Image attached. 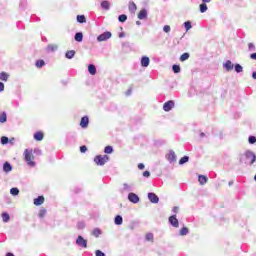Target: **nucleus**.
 <instances>
[{
  "label": "nucleus",
  "mask_w": 256,
  "mask_h": 256,
  "mask_svg": "<svg viewBox=\"0 0 256 256\" xmlns=\"http://www.w3.org/2000/svg\"><path fill=\"white\" fill-rule=\"evenodd\" d=\"M24 159L29 167H35V156L33 155V150L25 149Z\"/></svg>",
  "instance_id": "nucleus-1"
},
{
  "label": "nucleus",
  "mask_w": 256,
  "mask_h": 256,
  "mask_svg": "<svg viewBox=\"0 0 256 256\" xmlns=\"http://www.w3.org/2000/svg\"><path fill=\"white\" fill-rule=\"evenodd\" d=\"M107 161H109V157L107 155H97L94 158V163H96V165H100V166L105 165V163H107Z\"/></svg>",
  "instance_id": "nucleus-2"
},
{
  "label": "nucleus",
  "mask_w": 256,
  "mask_h": 256,
  "mask_svg": "<svg viewBox=\"0 0 256 256\" xmlns=\"http://www.w3.org/2000/svg\"><path fill=\"white\" fill-rule=\"evenodd\" d=\"M245 158L250 161V165H253L256 161V155L251 150H247L244 154Z\"/></svg>",
  "instance_id": "nucleus-3"
},
{
  "label": "nucleus",
  "mask_w": 256,
  "mask_h": 256,
  "mask_svg": "<svg viewBox=\"0 0 256 256\" xmlns=\"http://www.w3.org/2000/svg\"><path fill=\"white\" fill-rule=\"evenodd\" d=\"M173 107H175V102L173 100H169L164 103L163 110L169 112L171 109H173Z\"/></svg>",
  "instance_id": "nucleus-4"
},
{
  "label": "nucleus",
  "mask_w": 256,
  "mask_h": 256,
  "mask_svg": "<svg viewBox=\"0 0 256 256\" xmlns=\"http://www.w3.org/2000/svg\"><path fill=\"white\" fill-rule=\"evenodd\" d=\"M76 245L87 249V240H85L83 236H78V238L76 239Z\"/></svg>",
  "instance_id": "nucleus-5"
},
{
  "label": "nucleus",
  "mask_w": 256,
  "mask_h": 256,
  "mask_svg": "<svg viewBox=\"0 0 256 256\" xmlns=\"http://www.w3.org/2000/svg\"><path fill=\"white\" fill-rule=\"evenodd\" d=\"M107 39H111V32H104L97 37V41L100 42L107 41Z\"/></svg>",
  "instance_id": "nucleus-6"
},
{
  "label": "nucleus",
  "mask_w": 256,
  "mask_h": 256,
  "mask_svg": "<svg viewBox=\"0 0 256 256\" xmlns=\"http://www.w3.org/2000/svg\"><path fill=\"white\" fill-rule=\"evenodd\" d=\"M80 127H82V129H87V127H89V117L84 116L81 118Z\"/></svg>",
  "instance_id": "nucleus-7"
},
{
  "label": "nucleus",
  "mask_w": 256,
  "mask_h": 256,
  "mask_svg": "<svg viewBox=\"0 0 256 256\" xmlns=\"http://www.w3.org/2000/svg\"><path fill=\"white\" fill-rule=\"evenodd\" d=\"M128 199L131 201V203H139V196H137L135 193H129Z\"/></svg>",
  "instance_id": "nucleus-8"
},
{
  "label": "nucleus",
  "mask_w": 256,
  "mask_h": 256,
  "mask_svg": "<svg viewBox=\"0 0 256 256\" xmlns=\"http://www.w3.org/2000/svg\"><path fill=\"white\" fill-rule=\"evenodd\" d=\"M148 199L151 203H159V197L155 193H148Z\"/></svg>",
  "instance_id": "nucleus-9"
},
{
  "label": "nucleus",
  "mask_w": 256,
  "mask_h": 256,
  "mask_svg": "<svg viewBox=\"0 0 256 256\" xmlns=\"http://www.w3.org/2000/svg\"><path fill=\"white\" fill-rule=\"evenodd\" d=\"M169 223H171L173 227H179V220H177V216L175 215L169 217Z\"/></svg>",
  "instance_id": "nucleus-10"
},
{
  "label": "nucleus",
  "mask_w": 256,
  "mask_h": 256,
  "mask_svg": "<svg viewBox=\"0 0 256 256\" xmlns=\"http://www.w3.org/2000/svg\"><path fill=\"white\" fill-rule=\"evenodd\" d=\"M43 203H45V197L43 196H38L34 199V205H36V207H39V205H43Z\"/></svg>",
  "instance_id": "nucleus-11"
},
{
  "label": "nucleus",
  "mask_w": 256,
  "mask_h": 256,
  "mask_svg": "<svg viewBox=\"0 0 256 256\" xmlns=\"http://www.w3.org/2000/svg\"><path fill=\"white\" fill-rule=\"evenodd\" d=\"M167 159L168 161H170V163H174V161H177V155L175 154L174 151H170L169 154L167 155Z\"/></svg>",
  "instance_id": "nucleus-12"
},
{
  "label": "nucleus",
  "mask_w": 256,
  "mask_h": 256,
  "mask_svg": "<svg viewBox=\"0 0 256 256\" xmlns=\"http://www.w3.org/2000/svg\"><path fill=\"white\" fill-rule=\"evenodd\" d=\"M44 137H45V134H43V132L41 131H38L34 134L35 141H43Z\"/></svg>",
  "instance_id": "nucleus-13"
},
{
  "label": "nucleus",
  "mask_w": 256,
  "mask_h": 256,
  "mask_svg": "<svg viewBox=\"0 0 256 256\" xmlns=\"http://www.w3.org/2000/svg\"><path fill=\"white\" fill-rule=\"evenodd\" d=\"M149 63H150L149 57L143 56L141 59L142 67H149Z\"/></svg>",
  "instance_id": "nucleus-14"
},
{
  "label": "nucleus",
  "mask_w": 256,
  "mask_h": 256,
  "mask_svg": "<svg viewBox=\"0 0 256 256\" xmlns=\"http://www.w3.org/2000/svg\"><path fill=\"white\" fill-rule=\"evenodd\" d=\"M138 19L140 20L147 19V10L145 9L140 10V12L138 13Z\"/></svg>",
  "instance_id": "nucleus-15"
},
{
  "label": "nucleus",
  "mask_w": 256,
  "mask_h": 256,
  "mask_svg": "<svg viewBox=\"0 0 256 256\" xmlns=\"http://www.w3.org/2000/svg\"><path fill=\"white\" fill-rule=\"evenodd\" d=\"M2 220H3L4 223H9V221L11 220V216H9V213L3 212L2 213Z\"/></svg>",
  "instance_id": "nucleus-16"
},
{
  "label": "nucleus",
  "mask_w": 256,
  "mask_h": 256,
  "mask_svg": "<svg viewBox=\"0 0 256 256\" xmlns=\"http://www.w3.org/2000/svg\"><path fill=\"white\" fill-rule=\"evenodd\" d=\"M101 7L102 9H105V11H109L111 7V3H109V1H102Z\"/></svg>",
  "instance_id": "nucleus-17"
},
{
  "label": "nucleus",
  "mask_w": 256,
  "mask_h": 256,
  "mask_svg": "<svg viewBox=\"0 0 256 256\" xmlns=\"http://www.w3.org/2000/svg\"><path fill=\"white\" fill-rule=\"evenodd\" d=\"M88 71H89L90 75H95L97 73V68L95 67V65L90 64L88 66Z\"/></svg>",
  "instance_id": "nucleus-18"
},
{
  "label": "nucleus",
  "mask_w": 256,
  "mask_h": 256,
  "mask_svg": "<svg viewBox=\"0 0 256 256\" xmlns=\"http://www.w3.org/2000/svg\"><path fill=\"white\" fill-rule=\"evenodd\" d=\"M13 167H11V164L9 162H5L3 165V170L5 173H9V171H12Z\"/></svg>",
  "instance_id": "nucleus-19"
},
{
  "label": "nucleus",
  "mask_w": 256,
  "mask_h": 256,
  "mask_svg": "<svg viewBox=\"0 0 256 256\" xmlns=\"http://www.w3.org/2000/svg\"><path fill=\"white\" fill-rule=\"evenodd\" d=\"M129 11L130 13H135V11H137V4H135V2L129 3Z\"/></svg>",
  "instance_id": "nucleus-20"
},
{
  "label": "nucleus",
  "mask_w": 256,
  "mask_h": 256,
  "mask_svg": "<svg viewBox=\"0 0 256 256\" xmlns=\"http://www.w3.org/2000/svg\"><path fill=\"white\" fill-rule=\"evenodd\" d=\"M74 39L78 43H81V41H83V33H81V32L76 33Z\"/></svg>",
  "instance_id": "nucleus-21"
},
{
  "label": "nucleus",
  "mask_w": 256,
  "mask_h": 256,
  "mask_svg": "<svg viewBox=\"0 0 256 256\" xmlns=\"http://www.w3.org/2000/svg\"><path fill=\"white\" fill-rule=\"evenodd\" d=\"M198 181H199L200 185H205V183H207V176H205V175H200V176L198 177Z\"/></svg>",
  "instance_id": "nucleus-22"
},
{
  "label": "nucleus",
  "mask_w": 256,
  "mask_h": 256,
  "mask_svg": "<svg viewBox=\"0 0 256 256\" xmlns=\"http://www.w3.org/2000/svg\"><path fill=\"white\" fill-rule=\"evenodd\" d=\"M224 67L227 71H231L233 69V63H231V60L226 61Z\"/></svg>",
  "instance_id": "nucleus-23"
},
{
  "label": "nucleus",
  "mask_w": 256,
  "mask_h": 256,
  "mask_svg": "<svg viewBox=\"0 0 256 256\" xmlns=\"http://www.w3.org/2000/svg\"><path fill=\"white\" fill-rule=\"evenodd\" d=\"M9 80V74L5 72L0 73V81H8Z\"/></svg>",
  "instance_id": "nucleus-24"
},
{
  "label": "nucleus",
  "mask_w": 256,
  "mask_h": 256,
  "mask_svg": "<svg viewBox=\"0 0 256 256\" xmlns=\"http://www.w3.org/2000/svg\"><path fill=\"white\" fill-rule=\"evenodd\" d=\"M75 57V50H70L66 52L67 59H73Z\"/></svg>",
  "instance_id": "nucleus-25"
},
{
  "label": "nucleus",
  "mask_w": 256,
  "mask_h": 256,
  "mask_svg": "<svg viewBox=\"0 0 256 256\" xmlns=\"http://www.w3.org/2000/svg\"><path fill=\"white\" fill-rule=\"evenodd\" d=\"M44 65H45V61L41 59L37 60L35 63V66L37 67V69H41Z\"/></svg>",
  "instance_id": "nucleus-26"
},
{
  "label": "nucleus",
  "mask_w": 256,
  "mask_h": 256,
  "mask_svg": "<svg viewBox=\"0 0 256 256\" xmlns=\"http://www.w3.org/2000/svg\"><path fill=\"white\" fill-rule=\"evenodd\" d=\"M115 225H123V217L120 215L115 217Z\"/></svg>",
  "instance_id": "nucleus-27"
},
{
  "label": "nucleus",
  "mask_w": 256,
  "mask_h": 256,
  "mask_svg": "<svg viewBox=\"0 0 256 256\" xmlns=\"http://www.w3.org/2000/svg\"><path fill=\"white\" fill-rule=\"evenodd\" d=\"M77 21L78 23H87V19L85 18V15H78Z\"/></svg>",
  "instance_id": "nucleus-28"
},
{
  "label": "nucleus",
  "mask_w": 256,
  "mask_h": 256,
  "mask_svg": "<svg viewBox=\"0 0 256 256\" xmlns=\"http://www.w3.org/2000/svg\"><path fill=\"white\" fill-rule=\"evenodd\" d=\"M45 215H47V210L45 208H42L39 213H38V217L40 219H43V217H45Z\"/></svg>",
  "instance_id": "nucleus-29"
},
{
  "label": "nucleus",
  "mask_w": 256,
  "mask_h": 256,
  "mask_svg": "<svg viewBox=\"0 0 256 256\" xmlns=\"http://www.w3.org/2000/svg\"><path fill=\"white\" fill-rule=\"evenodd\" d=\"M7 122V114L3 112L0 114V123H6Z\"/></svg>",
  "instance_id": "nucleus-30"
},
{
  "label": "nucleus",
  "mask_w": 256,
  "mask_h": 256,
  "mask_svg": "<svg viewBox=\"0 0 256 256\" xmlns=\"http://www.w3.org/2000/svg\"><path fill=\"white\" fill-rule=\"evenodd\" d=\"M57 49H58V46L56 45V44H50V45H48V47H47V50L48 51H57Z\"/></svg>",
  "instance_id": "nucleus-31"
},
{
  "label": "nucleus",
  "mask_w": 256,
  "mask_h": 256,
  "mask_svg": "<svg viewBox=\"0 0 256 256\" xmlns=\"http://www.w3.org/2000/svg\"><path fill=\"white\" fill-rule=\"evenodd\" d=\"M172 71L174 73H181V67L179 65H173L172 66Z\"/></svg>",
  "instance_id": "nucleus-32"
},
{
  "label": "nucleus",
  "mask_w": 256,
  "mask_h": 256,
  "mask_svg": "<svg viewBox=\"0 0 256 256\" xmlns=\"http://www.w3.org/2000/svg\"><path fill=\"white\" fill-rule=\"evenodd\" d=\"M92 235L94 237H99V235H101V230L99 228H95L93 231H92Z\"/></svg>",
  "instance_id": "nucleus-33"
},
{
  "label": "nucleus",
  "mask_w": 256,
  "mask_h": 256,
  "mask_svg": "<svg viewBox=\"0 0 256 256\" xmlns=\"http://www.w3.org/2000/svg\"><path fill=\"white\" fill-rule=\"evenodd\" d=\"M206 11H207V4L203 2L202 4H200V12L205 13Z\"/></svg>",
  "instance_id": "nucleus-34"
},
{
  "label": "nucleus",
  "mask_w": 256,
  "mask_h": 256,
  "mask_svg": "<svg viewBox=\"0 0 256 256\" xmlns=\"http://www.w3.org/2000/svg\"><path fill=\"white\" fill-rule=\"evenodd\" d=\"M118 20L120 21V23H125L127 21V15L122 14L118 17Z\"/></svg>",
  "instance_id": "nucleus-35"
},
{
  "label": "nucleus",
  "mask_w": 256,
  "mask_h": 256,
  "mask_svg": "<svg viewBox=\"0 0 256 256\" xmlns=\"http://www.w3.org/2000/svg\"><path fill=\"white\" fill-rule=\"evenodd\" d=\"M189 161V157L188 156H184L179 160V164L180 165H184V163H187Z\"/></svg>",
  "instance_id": "nucleus-36"
},
{
  "label": "nucleus",
  "mask_w": 256,
  "mask_h": 256,
  "mask_svg": "<svg viewBox=\"0 0 256 256\" xmlns=\"http://www.w3.org/2000/svg\"><path fill=\"white\" fill-rule=\"evenodd\" d=\"M104 153L111 154L113 153V147L112 146H106L104 149Z\"/></svg>",
  "instance_id": "nucleus-37"
},
{
  "label": "nucleus",
  "mask_w": 256,
  "mask_h": 256,
  "mask_svg": "<svg viewBox=\"0 0 256 256\" xmlns=\"http://www.w3.org/2000/svg\"><path fill=\"white\" fill-rule=\"evenodd\" d=\"M187 59H189V53H183L180 56V61H187Z\"/></svg>",
  "instance_id": "nucleus-38"
},
{
  "label": "nucleus",
  "mask_w": 256,
  "mask_h": 256,
  "mask_svg": "<svg viewBox=\"0 0 256 256\" xmlns=\"http://www.w3.org/2000/svg\"><path fill=\"white\" fill-rule=\"evenodd\" d=\"M235 71H236V73H241L243 71V66L240 64H236Z\"/></svg>",
  "instance_id": "nucleus-39"
},
{
  "label": "nucleus",
  "mask_w": 256,
  "mask_h": 256,
  "mask_svg": "<svg viewBox=\"0 0 256 256\" xmlns=\"http://www.w3.org/2000/svg\"><path fill=\"white\" fill-rule=\"evenodd\" d=\"M1 143L2 145H7V143H9V138L7 136H2Z\"/></svg>",
  "instance_id": "nucleus-40"
},
{
  "label": "nucleus",
  "mask_w": 256,
  "mask_h": 256,
  "mask_svg": "<svg viewBox=\"0 0 256 256\" xmlns=\"http://www.w3.org/2000/svg\"><path fill=\"white\" fill-rule=\"evenodd\" d=\"M187 233H189V229L187 227H183L181 230H180V235H187Z\"/></svg>",
  "instance_id": "nucleus-41"
},
{
  "label": "nucleus",
  "mask_w": 256,
  "mask_h": 256,
  "mask_svg": "<svg viewBox=\"0 0 256 256\" xmlns=\"http://www.w3.org/2000/svg\"><path fill=\"white\" fill-rule=\"evenodd\" d=\"M248 141H249L250 145H253V144L256 143V137L255 136H250L248 138Z\"/></svg>",
  "instance_id": "nucleus-42"
},
{
  "label": "nucleus",
  "mask_w": 256,
  "mask_h": 256,
  "mask_svg": "<svg viewBox=\"0 0 256 256\" xmlns=\"http://www.w3.org/2000/svg\"><path fill=\"white\" fill-rule=\"evenodd\" d=\"M11 195H19V189L18 188H12L10 190Z\"/></svg>",
  "instance_id": "nucleus-43"
},
{
  "label": "nucleus",
  "mask_w": 256,
  "mask_h": 256,
  "mask_svg": "<svg viewBox=\"0 0 256 256\" xmlns=\"http://www.w3.org/2000/svg\"><path fill=\"white\" fill-rule=\"evenodd\" d=\"M184 26H185L186 31H189V29H191V27H192L191 22H189V21L185 22Z\"/></svg>",
  "instance_id": "nucleus-44"
},
{
  "label": "nucleus",
  "mask_w": 256,
  "mask_h": 256,
  "mask_svg": "<svg viewBox=\"0 0 256 256\" xmlns=\"http://www.w3.org/2000/svg\"><path fill=\"white\" fill-rule=\"evenodd\" d=\"M146 241H153V233L146 234Z\"/></svg>",
  "instance_id": "nucleus-45"
},
{
  "label": "nucleus",
  "mask_w": 256,
  "mask_h": 256,
  "mask_svg": "<svg viewBox=\"0 0 256 256\" xmlns=\"http://www.w3.org/2000/svg\"><path fill=\"white\" fill-rule=\"evenodd\" d=\"M163 31H164L165 33H169V32L171 31V26L165 25V26L163 27Z\"/></svg>",
  "instance_id": "nucleus-46"
},
{
  "label": "nucleus",
  "mask_w": 256,
  "mask_h": 256,
  "mask_svg": "<svg viewBox=\"0 0 256 256\" xmlns=\"http://www.w3.org/2000/svg\"><path fill=\"white\" fill-rule=\"evenodd\" d=\"M248 50H249V51H255V44L249 43V44H248Z\"/></svg>",
  "instance_id": "nucleus-47"
},
{
  "label": "nucleus",
  "mask_w": 256,
  "mask_h": 256,
  "mask_svg": "<svg viewBox=\"0 0 256 256\" xmlns=\"http://www.w3.org/2000/svg\"><path fill=\"white\" fill-rule=\"evenodd\" d=\"M80 152L81 153H87V146H81L80 147Z\"/></svg>",
  "instance_id": "nucleus-48"
},
{
  "label": "nucleus",
  "mask_w": 256,
  "mask_h": 256,
  "mask_svg": "<svg viewBox=\"0 0 256 256\" xmlns=\"http://www.w3.org/2000/svg\"><path fill=\"white\" fill-rule=\"evenodd\" d=\"M96 256H105V253H103L101 250H96Z\"/></svg>",
  "instance_id": "nucleus-49"
},
{
  "label": "nucleus",
  "mask_w": 256,
  "mask_h": 256,
  "mask_svg": "<svg viewBox=\"0 0 256 256\" xmlns=\"http://www.w3.org/2000/svg\"><path fill=\"white\" fill-rule=\"evenodd\" d=\"M2 91H5V84H3V82H0V93Z\"/></svg>",
  "instance_id": "nucleus-50"
},
{
  "label": "nucleus",
  "mask_w": 256,
  "mask_h": 256,
  "mask_svg": "<svg viewBox=\"0 0 256 256\" xmlns=\"http://www.w3.org/2000/svg\"><path fill=\"white\" fill-rule=\"evenodd\" d=\"M143 177H151V173L149 171H144Z\"/></svg>",
  "instance_id": "nucleus-51"
},
{
  "label": "nucleus",
  "mask_w": 256,
  "mask_h": 256,
  "mask_svg": "<svg viewBox=\"0 0 256 256\" xmlns=\"http://www.w3.org/2000/svg\"><path fill=\"white\" fill-rule=\"evenodd\" d=\"M138 169L140 170L145 169V165L143 163L138 164Z\"/></svg>",
  "instance_id": "nucleus-52"
},
{
  "label": "nucleus",
  "mask_w": 256,
  "mask_h": 256,
  "mask_svg": "<svg viewBox=\"0 0 256 256\" xmlns=\"http://www.w3.org/2000/svg\"><path fill=\"white\" fill-rule=\"evenodd\" d=\"M250 59H253L254 61H256V53H252L250 55Z\"/></svg>",
  "instance_id": "nucleus-53"
},
{
  "label": "nucleus",
  "mask_w": 256,
  "mask_h": 256,
  "mask_svg": "<svg viewBox=\"0 0 256 256\" xmlns=\"http://www.w3.org/2000/svg\"><path fill=\"white\" fill-rule=\"evenodd\" d=\"M173 211H174V213H177V211H179V207L175 206V207L173 208Z\"/></svg>",
  "instance_id": "nucleus-54"
},
{
  "label": "nucleus",
  "mask_w": 256,
  "mask_h": 256,
  "mask_svg": "<svg viewBox=\"0 0 256 256\" xmlns=\"http://www.w3.org/2000/svg\"><path fill=\"white\" fill-rule=\"evenodd\" d=\"M203 3H211V0H202Z\"/></svg>",
  "instance_id": "nucleus-55"
},
{
  "label": "nucleus",
  "mask_w": 256,
  "mask_h": 256,
  "mask_svg": "<svg viewBox=\"0 0 256 256\" xmlns=\"http://www.w3.org/2000/svg\"><path fill=\"white\" fill-rule=\"evenodd\" d=\"M252 77H253V79H256V72L252 73Z\"/></svg>",
  "instance_id": "nucleus-56"
},
{
  "label": "nucleus",
  "mask_w": 256,
  "mask_h": 256,
  "mask_svg": "<svg viewBox=\"0 0 256 256\" xmlns=\"http://www.w3.org/2000/svg\"><path fill=\"white\" fill-rule=\"evenodd\" d=\"M200 135H201L202 137H205V133H201Z\"/></svg>",
  "instance_id": "nucleus-57"
},
{
  "label": "nucleus",
  "mask_w": 256,
  "mask_h": 256,
  "mask_svg": "<svg viewBox=\"0 0 256 256\" xmlns=\"http://www.w3.org/2000/svg\"><path fill=\"white\" fill-rule=\"evenodd\" d=\"M136 23H137V25H141V22H139V21H137Z\"/></svg>",
  "instance_id": "nucleus-58"
},
{
  "label": "nucleus",
  "mask_w": 256,
  "mask_h": 256,
  "mask_svg": "<svg viewBox=\"0 0 256 256\" xmlns=\"http://www.w3.org/2000/svg\"><path fill=\"white\" fill-rule=\"evenodd\" d=\"M254 180L256 181V174H255V176H254Z\"/></svg>",
  "instance_id": "nucleus-59"
}]
</instances>
